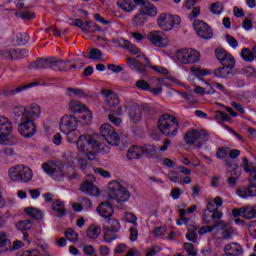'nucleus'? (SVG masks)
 Returning a JSON list of instances; mask_svg holds the SVG:
<instances>
[{
  "label": "nucleus",
  "instance_id": "nucleus-1",
  "mask_svg": "<svg viewBox=\"0 0 256 256\" xmlns=\"http://www.w3.org/2000/svg\"><path fill=\"white\" fill-rule=\"evenodd\" d=\"M158 129L166 137H175L179 131V120L175 116L165 113L158 119Z\"/></svg>",
  "mask_w": 256,
  "mask_h": 256
},
{
  "label": "nucleus",
  "instance_id": "nucleus-2",
  "mask_svg": "<svg viewBox=\"0 0 256 256\" xmlns=\"http://www.w3.org/2000/svg\"><path fill=\"white\" fill-rule=\"evenodd\" d=\"M69 61L59 58H41L30 63V69H52L53 71H67Z\"/></svg>",
  "mask_w": 256,
  "mask_h": 256
},
{
  "label": "nucleus",
  "instance_id": "nucleus-3",
  "mask_svg": "<svg viewBox=\"0 0 256 256\" xmlns=\"http://www.w3.org/2000/svg\"><path fill=\"white\" fill-rule=\"evenodd\" d=\"M8 177L16 183H29L33 179V171L25 165H15L9 168Z\"/></svg>",
  "mask_w": 256,
  "mask_h": 256
},
{
  "label": "nucleus",
  "instance_id": "nucleus-4",
  "mask_svg": "<svg viewBox=\"0 0 256 256\" xmlns=\"http://www.w3.org/2000/svg\"><path fill=\"white\" fill-rule=\"evenodd\" d=\"M13 131V123L10 122L9 118L0 116V143L2 145H16L18 139L15 136H11Z\"/></svg>",
  "mask_w": 256,
  "mask_h": 256
},
{
  "label": "nucleus",
  "instance_id": "nucleus-5",
  "mask_svg": "<svg viewBox=\"0 0 256 256\" xmlns=\"http://www.w3.org/2000/svg\"><path fill=\"white\" fill-rule=\"evenodd\" d=\"M131 193L121 183L112 181L108 184V199H115L117 203L129 201Z\"/></svg>",
  "mask_w": 256,
  "mask_h": 256
},
{
  "label": "nucleus",
  "instance_id": "nucleus-6",
  "mask_svg": "<svg viewBox=\"0 0 256 256\" xmlns=\"http://www.w3.org/2000/svg\"><path fill=\"white\" fill-rule=\"evenodd\" d=\"M244 171L245 173H250V177L248 179L249 185L248 187L238 189L236 193L239 197H242V199H247V197H256V167H249V165L244 166Z\"/></svg>",
  "mask_w": 256,
  "mask_h": 256
},
{
  "label": "nucleus",
  "instance_id": "nucleus-7",
  "mask_svg": "<svg viewBox=\"0 0 256 256\" xmlns=\"http://www.w3.org/2000/svg\"><path fill=\"white\" fill-rule=\"evenodd\" d=\"M198 142V149L209 141V132L207 130L190 129L184 135V141L187 145H195Z\"/></svg>",
  "mask_w": 256,
  "mask_h": 256
},
{
  "label": "nucleus",
  "instance_id": "nucleus-8",
  "mask_svg": "<svg viewBox=\"0 0 256 256\" xmlns=\"http://www.w3.org/2000/svg\"><path fill=\"white\" fill-rule=\"evenodd\" d=\"M41 116V106L39 104H31L26 107H21V111L14 113V121H19V118L29 119V121H35Z\"/></svg>",
  "mask_w": 256,
  "mask_h": 256
},
{
  "label": "nucleus",
  "instance_id": "nucleus-9",
  "mask_svg": "<svg viewBox=\"0 0 256 256\" xmlns=\"http://www.w3.org/2000/svg\"><path fill=\"white\" fill-rule=\"evenodd\" d=\"M77 125H79V120H77V117L75 116L70 115L61 118L60 129L62 133H66L69 141H73Z\"/></svg>",
  "mask_w": 256,
  "mask_h": 256
},
{
  "label": "nucleus",
  "instance_id": "nucleus-10",
  "mask_svg": "<svg viewBox=\"0 0 256 256\" xmlns=\"http://www.w3.org/2000/svg\"><path fill=\"white\" fill-rule=\"evenodd\" d=\"M176 57L183 65H193V63H197L201 59V54L195 49L187 48L178 50Z\"/></svg>",
  "mask_w": 256,
  "mask_h": 256
},
{
  "label": "nucleus",
  "instance_id": "nucleus-11",
  "mask_svg": "<svg viewBox=\"0 0 256 256\" xmlns=\"http://www.w3.org/2000/svg\"><path fill=\"white\" fill-rule=\"evenodd\" d=\"M18 124V131L22 137H25L26 139H29L37 133V126H35V122L33 120H29L27 118H19V120H16Z\"/></svg>",
  "mask_w": 256,
  "mask_h": 256
},
{
  "label": "nucleus",
  "instance_id": "nucleus-12",
  "mask_svg": "<svg viewBox=\"0 0 256 256\" xmlns=\"http://www.w3.org/2000/svg\"><path fill=\"white\" fill-rule=\"evenodd\" d=\"M78 151L82 153H87L91 149H97L99 144L96 142L95 138L91 135H80L76 143Z\"/></svg>",
  "mask_w": 256,
  "mask_h": 256
},
{
  "label": "nucleus",
  "instance_id": "nucleus-13",
  "mask_svg": "<svg viewBox=\"0 0 256 256\" xmlns=\"http://www.w3.org/2000/svg\"><path fill=\"white\" fill-rule=\"evenodd\" d=\"M65 165L60 164V165H55L51 166L47 163L42 164V168L47 173L54 179V181H61L63 177H65Z\"/></svg>",
  "mask_w": 256,
  "mask_h": 256
},
{
  "label": "nucleus",
  "instance_id": "nucleus-14",
  "mask_svg": "<svg viewBox=\"0 0 256 256\" xmlns=\"http://www.w3.org/2000/svg\"><path fill=\"white\" fill-rule=\"evenodd\" d=\"M194 29L202 39H211L213 37V29L209 24L201 20H194Z\"/></svg>",
  "mask_w": 256,
  "mask_h": 256
},
{
  "label": "nucleus",
  "instance_id": "nucleus-15",
  "mask_svg": "<svg viewBox=\"0 0 256 256\" xmlns=\"http://www.w3.org/2000/svg\"><path fill=\"white\" fill-rule=\"evenodd\" d=\"M215 55L223 67H230V69L235 67V58L233 55L227 53V51L223 49H216Z\"/></svg>",
  "mask_w": 256,
  "mask_h": 256
},
{
  "label": "nucleus",
  "instance_id": "nucleus-16",
  "mask_svg": "<svg viewBox=\"0 0 256 256\" xmlns=\"http://www.w3.org/2000/svg\"><path fill=\"white\" fill-rule=\"evenodd\" d=\"M136 5H141L140 11L143 13L145 17H155L157 15V7L150 2H146L145 0H134Z\"/></svg>",
  "mask_w": 256,
  "mask_h": 256
},
{
  "label": "nucleus",
  "instance_id": "nucleus-17",
  "mask_svg": "<svg viewBox=\"0 0 256 256\" xmlns=\"http://www.w3.org/2000/svg\"><path fill=\"white\" fill-rule=\"evenodd\" d=\"M148 39L153 43V45H156V47H166L167 43H169L167 37L163 35V32L161 31L150 32L148 34Z\"/></svg>",
  "mask_w": 256,
  "mask_h": 256
},
{
  "label": "nucleus",
  "instance_id": "nucleus-18",
  "mask_svg": "<svg viewBox=\"0 0 256 256\" xmlns=\"http://www.w3.org/2000/svg\"><path fill=\"white\" fill-rule=\"evenodd\" d=\"M219 219H223V212L221 211H215V212H209L207 210H204L202 213V221L205 225H213L214 223H217Z\"/></svg>",
  "mask_w": 256,
  "mask_h": 256
},
{
  "label": "nucleus",
  "instance_id": "nucleus-19",
  "mask_svg": "<svg viewBox=\"0 0 256 256\" xmlns=\"http://www.w3.org/2000/svg\"><path fill=\"white\" fill-rule=\"evenodd\" d=\"M96 211L100 215V217H104V219L106 220L110 219V217H113V213H115L113 205L109 202L100 203L96 208Z\"/></svg>",
  "mask_w": 256,
  "mask_h": 256
},
{
  "label": "nucleus",
  "instance_id": "nucleus-20",
  "mask_svg": "<svg viewBox=\"0 0 256 256\" xmlns=\"http://www.w3.org/2000/svg\"><path fill=\"white\" fill-rule=\"evenodd\" d=\"M175 25V20L171 15L161 14L158 18V26L163 29V31H171Z\"/></svg>",
  "mask_w": 256,
  "mask_h": 256
},
{
  "label": "nucleus",
  "instance_id": "nucleus-21",
  "mask_svg": "<svg viewBox=\"0 0 256 256\" xmlns=\"http://www.w3.org/2000/svg\"><path fill=\"white\" fill-rule=\"evenodd\" d=\"M39 85V82H32L26 85L18 86L17 88L11 89V88H5L3 91V95L6 97H13L15 95H19L21 91H25V89H29L30 87H37Z\"/></svg>",
  "mask_w": 256,
  "mask_h": 256
},
{
  "label": "nucleus",
  "instance_id": "nucleus-22",
  "mask_svg": "<svg viewBox=\"0 0 256 256\" xmlns=\"http://www.w3.org/2000/svg\"><path fill=\"white\" fill-rule=\"evenodd\" d=\"M143 108L139 105H133L128 108L129 119L132 123H139L143 119Z\"/></svg>",
  "mask_w": 256,
  "mask_h": 256
},
{
  "label": "nucleus",
  "instance_id": "nucleus-23",
  "mask_svg": "<svg viewBox=\"0 0 256 256\" xmlns=\"http://www.w3.org/2000/svg\"><path fill=\"white\" fill-rule=\"evenodd\" d=\"M213 74L218 79H231L233 77V68L228 66L219 67L214 70Z\"/></svg>",
  "mask_w": 256,
  "mask_h": 256
},
{
  "label": "nucleus",
  "instance_id": "nucleus-24",
  "mask_svg": "<svg viewBox=\"0 0 256 256\" xmlns=\"http://www.w3.org/2000/svg\"><path fill=\"white\" fill-rule=\"evenodd\" d=\"M52 211H55L56 217H59L60 219L65 217L67 215V209L65 208V202L61 200H56L52 202Z\"/></svg>",
  "mask_w": 256,
  "mask_h": 256
},
{
  "label": "nucleus",
  "instance_id": "nucleus-25",
  "mask_svg": "<svg viewBox=\"0 0 256 256\" xmlns=\"http://www.w3.org/2000/svg\"><path fill=\"white\" fill-rule=\"evenodd\" d=\"M145 155V150L141 146H133L127 152L128 159H141Z\"/></svg>",
  "mask_w": 256,
  "mask_h": 256
},
{
  "label": "nucleus",
  "instance_id": "nucleus-26",
  "mask_svg": "<svg viewBox=\"0 0 256 256\" xmlns=\"http://www.w3.org/2000/svg\"><path fill=\"white\" fill-rule=\"evenodd\" d=\"M224 251L225 253H227V255L237 256L240 253H243V248H241V245H239L238 243H232L226 245L224 247Z\"/></svg>",
  "mask_w": 256,
  "mask_h": 256
},
{
  "label": "nucleus",
  "instance_id": "nucleus-27",
  "mask_svg": "<svg viewBox=\"0 0 256 256\" xmlns=\"http://www.w3.org/2000/svg\"><path fill=\"white\" fill-rule=\"evenodd\" d=\"M145 23H147V16L139 10V12L132 18L133 27H143Z\"/></svg>",
  "mask_w": 256,
  "mask_h": 256
},
{
  "label": "nucleus",
  "instance_id": "nucleus-28",
  "mask_svg": "<svg viewBox=\"0 0 256 256\" xmlns=\"http://www.w3.org/2000/svg\"><path fill=\"white\" fill-rule=\"evenodd\" d=\"M69 107L72 113H83L87 111V106L83 105L81 102L77 100H72L69 103Z\"/></svg>",
  "mask_w": 256,
  "mask_h": 256
},
{
  "label": "nucleus",
  "instance_id": "nucleus-29",
  "mask_svg": "<svg viewBox=\"0 0 256 256\" xmlns=\"http://www.w3.org/2000/svg\"><path fill=\"white\" fill-rule=\"evenodd\" d=\"M11 241L7 239V234H0V253H7L10 251Z\"/></svg>",
  "mask_w": 256,
  "mask_h": 256
},
{
  "label": "nucleus",
  "instance_id": "nucleus-30",
  "mask_svg": "<svg viewBox=\"0 0 256 256\" xmlns=\"http://www.w3.org/2000/svg\"><path fill=\"white\" fill-rule=\"evenodd\" d=\"M119 45L124 49H128V51H130V53H133V55H139V48H137L135 44H132L128 40H120Z\"/></svg>",
  "mask_w": 256,
  "mask_h": 256
},
{
  "label": "nucleus",
  "instance_id": "nucleus-31",
  "mask_svg": "<svg viewBox=\"0 0 256 256\" xmlns=\"http://www.w3.org/2000/svg\"><path fill=\"white\" fill-rule=\"evenodd\" d=\"M103 231H104V241L106 243H111V241H115V239H117V232L109 229V226H104Z\"/></svg>",
  "mask_w": 256,
  "mask_h": 256
},
{
  "label": "nucleus",
  "instance_id": "nucleus-32",
  "mask_svg": "<svg viewBox=\"0 0 256 256\" xmlns=\"http://www.w3.org/2000/svg\"><path fill=\"white\" fill-rule=\"evenodd\" d=\"M117 5L120 9H123V11H126L127 13H131V11L135 9V5H133L131 0H118Z\"/></svg>",
  "mask_w": 256,
  "mask_h": 256
},
{
  "label": "nucleus",
  "instance_id": "nucleus-33",
  "mask_svg": "<svg viewBox=\"0 0 256 256\" xmlns=\"http://www.w3.org/2000/svg\"><path fill=\"white\" fill-rule=\"evenodd\" d=\"M24 211L27 215H29V217H32V219H43V212L39 209L27 207Z\"/></svg>",
  "mask_w": 256,
  "mask_h": 256
},
{
  "label": "nucleus",
  "instance_id": "nucleus-34",
  "mask_svg": "<svg viewBox=\"0 0 256 256\" xmlns=\"http://www.w3.org/2000/svg\"><path fill=\"white\" fill-rule=\"evenodd\" d=\"M14 45H27L29 43V34L22 33V34H16L13 37Z\"/></svg>",
  "mask_w": 256,
  "mask_h": 256
},
{
  "label": "nucleus",
  "instance_id": "nucleus-35",
  "mask_svg": "<svg viewBox=\"0 0 256 256\" xmlns=\"http://www.w3.org/2000/svg\"><path fill=\"white\" fill-rule=\"evenodd\" d=\"M106 223L108 225H105L104 227H108L111 231L118 232L121 229V224L119 223V220L115 218H108L106 219Z\"/></svg>",
  "mask_w": 256,
  "mask_h": 256
},
{
  "label": "nucleus",
  "instance_id": "nucleus-36",
  "mask_svg": "<svg viewBox=\"0 0 256 256\" xmlns=\"http://www.w3.org/2000/svg\"><path fill=\"white\" fill-rule=\"evenodd\" d=\"M82 193H86V195H95V185L89 180H86L84 184L80 187Z\"/></svg>",
  "mask_w": 256,
  "mask_h": 256
},
{
  "label": "nucleus",
  "instance_id": "nucleus-37",
  "mask_svg": "<svg viewBox=\"0 0 256 256\" xmlns=\"http://www.w3.org/2000/svg\"><path fill=\"white\" fill-rule=\"evenodd\" d=\"M115 128H113V126H111V124H103L100 127V133L101 136L106 140L110 135H112V133H114Z\"/></svg>",
  "mask_w": 256,
  "mask_h": 256
},
{
  "label": "nucleus",
  "instance_id": "nucleus-38",
  "mask_svg": "<svg viewBox=\"0 0 256 256\" xmlns=\"http://www.w3.org/2000/svg\"><path fill=\"white\" fill-rule=\"evenodd\" d=\"M88 59H91L92 61H102L103 52H101L98 48H93L89 52Z\"/></svg>",
  "mask_w": 256,
  "mask_h": 256
},
{
  "label": "nucleus",
  "instance_id": "nucleus-39",
  "mask_svg": "<svg viewBox=\"0 0 256 256\" xmlns=\"http://www.w3.org/2000/svg\"><path fill=\"white\" fill-rule=\"evenodd\" d=\"M87 235L90 239H97L101 235V227L99 226H90L87 230Z\"/></svg>",
  "mask_w": 256,
  "mask_h": 256
},
{
  "label": "nucleus",
  "instance_id": "nucleus-40",
  "mask_svg": "<svg viewBox=\"0 0 256 256\" xmlns=\"http://www.w3.org/2000/svg\"><path fill=\"white\" fill-rule=\"evenodd\" d=\"M17 229L20 231H29L33 227V221L31 220H21L16 224Z\"/></svg>",
  "mask_w": 256,
  "mask_h": 256
},
{
  "label": "nucleus",
  "instance_id": "nucleus-41",
  "mask_svg": "<svg viewBox=\"0 0 256 256\" xmlns=\"http://www.w3.org/2000/svg\"><path fill=\"white\" fill-rule=\"evenodd\" d=\"M67 95L68 97H85V91L79 88H67Z\"/></svg>",
  "mask_w": 256,
  "mask_h": 256
},
{
  "label": "nucleus",
  "instance_id": "nucleus-42",
  "mask_svg": "<svg viewBox=\"0 0 256 256\" xmlns=\"http://www.w3.org/2000/svg\"><path fill=\"white\" fill-rule=\"evenodd\" d=\"M27 55H29V50L12 48V59H23Z\"/></svg>",
  "mask_w": 256,
  "mask_h": 256
},
{
  "label": "nucleus",
  "instance_id": "nucleus-43",
  "mask_svg": "<svg viewBox=\"0 0 256 256\" xmlns=\"http://www.w3.org/2000/svg\"><path fill=\"white\" fill-rule=\"evenodd\" d=\"M241 57L248 63H251L252 61L255 60V56H253V52H251V50L249 48L242 49Z\"/></svg>",
  "mask_w": 256,
  "mask_h": 256
},
{
  "label": "nucleus",
  "instance_id": "nucleus-44",
  "mask_svg": "<svg viewBox=\"0 0 256 256\" xmlns=\"http://www.w3.org/2000/svg\"><path fill=\"white\" fill-rule=\"evenodd\" d=\"M64 235L68 241H71L72 243H76V241L79 239V234L75 232L73 229L68 228L65 232Z\"/></svg>",
  "mask_w": 256,
  "mask_h": 256
},
{
  "label": "nucleus",
  "instance_id": "nucleus-45",
  "mask_svg": "<svg viewBox=\"0 0 256 256\" xmlns=\"http://www.w3.org/2000/svg\"><path fill=\"white\" fill-rule=\"evenodd\" d=\"M190 70L193 73V75H196V77H205L213 73L211 70H205V69L202 70L197 67H191Z\"/></svg>",
  "mask_w": 256,
  "mask_h": 256
},
{
  "label": "nucleus",
  "instance_id": "nucleus-46",
  "mask_svg": "<svg viewBox=\"0 0 256 256\" xmlns=\"http://www.w3.org/2000/svg\"><path fill=\"white\" fill-rule=\"evenodd\" d=\"M109 145H119L121 143V139H119V134L114 131V133L110 134L108 138L105 139Z\"/></svg>",
  "mask_w": 256,
  "mask_h": 256
},
{
  "label": "nucleus",
  "instance_id": "nucleus-47",
  "mask_svg": "<svg viewBox=\"0 0 256 256\" xmlns=\"http://www.w3.org/2000/svg\"><path fill=\"white\" fill-rule=\"evenodd\" d=\"M210 12L214 15H221L223 13V4L220 2H215L210 5Z\"/></svg>",
  "mask_w": 256,
  "mask_h": 256
},
{
  "label": "nucleus",
  "instance_id": "nucleus-48",
  "mask_svg": "<svg viewBox=\"0 0 256 256\" xmlns=\"http://www.w3.org/2000/svg\"><path fill=\"white\" fill-rule=\"evenodd\" d=\"M184 249L187 252L188 256H197V250H195V245L186 242L184 243Z\"/></svg>",
  "mask_w": 256,
  "mask_h": 256
},
{
  "label": "nucleus",
  "instance_id": "nucleus-49",
  "mask_svg": "<svg viewBox=\"0 0 256 256\" xmlns=\"http://www.w3.org/2000/svg\"><path fill=\"white\" fill-rule=\"evenodd\" d=\"M0 59H13V48L0 50Z\"/></svg>",
  "mask_w": 256,
  "mask_h": 256
},
{
  "label": "nucleus",
  "instance_id": "nucleus-50",
  "mask_svg": "<svg viewBox=\"0 0 256 256\" xmlns=\"http://www.w3.org/2000/svg\"><path fill=\"white\" fill-rule=\"evenodd\" d=\"M15 15H16V17H20L21 19H24V20L35 19V13H31L29 11L15 12Z\"/></svg>",
  "mask_w": 256,
  "mask_h": 256
},
{
  "label": "nucleus",
  "instance_id": "nucleus-51",
  "mask_svg": "<svg viewBox=\"0 0 256 256\" xmlns=\"http://www.w3.org/2000/svg\"><path fill=\"white\" fill-rule=\"evenodd\" d=\"M168 179L173 181V183H181V174H179L177 171H170L168 173Z\"/></svg>",
  "mask_w": 256,
  "mask_h": 256
},
{
  "label": "nucleus",
  "instance_id": "nucleus-52",
  "mask_svg": "<svg viewBox=\"0 0 256 256\" xmlns=\"http://www.w3.org/2000/svg\"><path fill=\"white\" fill-rule=\"evenodd\" d=\"M106 103L109 107H117L120 103L119 96L117 94L112 95L110 98L106 99Z\"/></svg>",
  "mask_w": 256,
  "mask_h": 256
},
{
  "label": "nucleus",
  "instance_id": "nucleus-53",
  "mask_svg": "<svg viewBox=\"0 0 256 256\" xmlns=\"http://www.w3.org/2000/svg\"><path fill=\"white\" fill-rule=\"evenodd\" d=\"M136 87L141 91H151V86L145 80H138L136 82Z\"/></svg>",
  "mask_w": 256,
  "mask_h": 256
},
{
  "label": "nucleus",
  "instance_id": "nucleus-54",
  "mask_svg": "<svg viewBox=\"0 0 256 256\" xmlns=\"http://www.w3.org/2000/svg\"><path fill=\"white\" fill-rule=\"evenodd\" d=\"M216 119H220L221 121L225 122V121H231V116H229V114L221 111V110H217L216 111V115H215Z\"/></svg>",
  "mask_w": 256,
  "mask_h": 256
},
{
  "label": "nucleus",
  "instance_id": "nucleus-55",
  "mask_svg": "<svg viewBox=\"0 0 256 256\" xmlns=\"http://www.w3.org/2000/svg\"><path fill=\"white\" fill-rule=\"evenodd\" d=\"M85 26L88 28V33H95L96 31H101V28L91 21L85 22Z\"/></svg>",
  "mask_w": 256,
  "mask_h": 256
},
{
  "label": "nucleus",
  "instance_id": "nucleus-56",
  "mask_svg": "<svg viewBox=\"0 0 256 256\" xmlns=\"http://www.w3.org/2000/svg\"><path fill=\"white\" fill-rule=\"evenodd\" d=\"M226 41L233 49H237L239 47V42L233 36L226 34Z\"/></svg>",
  "mask_w": 256,
  "mask_h": 256
},
{
  "label": "nucleus",
  "instance_id": "nucleus-57",
  "mask_svg": "<svg viewBox=\"0 0 256 256\" xmlns=\"http://www.w3.org/2000/svg\"><path fill=\"white\" fill-rule=\"evenodd\" d=\"M242 73H244L247 77H256L255 68L251 66H246L242 69Z\"/></svg>",
  "mask_w": 256,
  "mask_h": 256
},
{
  "label": "nucleus",
  "instance_id": "nucleus-58",
  "mask_svg": "<svg viewBox=\"0 0 256 256\" xmlns=\"http://www.w3.org/2000/svg\"><path fill=\"white\" fill-rule=\"evenodd\" d=\"M227 227H228L227 223L223 222V220L221 219L214 222V229L216 231H224V229H227Z\"/></svg>",
  "mask_w": 256,
  "mask_h": 256
},
{
  "label": "nucleus",
  "instance_id": "nucleus-59",
  "mask_svg": "<svg viewBox=\"0 0 256 256\" xmlns=\"http://www.w3.org/2000/svg\"><path fill=\"white\" fill-rule=\"evenodd\" d=\"M142 111H144V113H146V115H150L152 117H153V115H157V110L148 105H143Z\"/></svg>",
  "mask_w": 256,
  "mask_h": 256
},
{
  "label": "nucleus",
  "instance_id": "nucleus-60",
  "mask_svg": "<svg viewBox=\"0 0 256 256\" xmlns=\"http://www.w3.org/2000/svg\"><path fill=\"white\" fill-rule=\"evenodd\" d=\"M84 113L85 114H82L81 119L82 121H85L86 125H90L93 115H91V112L88 109L84 111Z\"/></svg>",
  "mask_w": 256,
  "mask_h": 256
},
{
  "label": "nucleus",
  "instance_id": "nucleus-61",
  "mask_svg": "<svg viewBox=\"0 0 256 256\" xmlns=\"http://www.w3.org/2000/svg\"><path fill=\"white\" fill-rule=\"evenodd\" d=\"M228 153H227V148L226 147H220L218 148L217 152H216V157L218 159H225V157H227Z\"/></svg>",
  "mask_w": 256,
  "mask_h": 256
},
{
  "label": "nucleus",
  "instance_id": "nucleus-62",
  "mask_svg": "<svg viewBox=\"0 0 256 256\" xmlns=\"http://www.w3.org/2000/svg\"><path fill=\"white\" fill-rule=\"evenodd\" d=\"M197 231H190L186 233V239L192 243H197Z\"/></svg>",
  "mask_w": 256,
  "mask_h": 256
},
{
  "label": "nucleus",
  "instance_id": "nucleus-63",
  "mask_svg": "<svg viewBox=\"0 0 256 256\" xmlns=\"http://www.w3.org/2000/svg\"><path fill=\"white\" fill-rule=\"evenodd\" d=\"M255 209L253 206L251 208H246V214L244 215V219H255Z\"/></svg>",
  "mask_w": 256,
  "mask_h": 256
},
{
  "label": "nucleus",
  "instance_id": "nucleus-64",
  "mask_svg": "<svg viewBox=\"0 0 256 256\" xmlns=\"http://www.w3.org/2000/svg\"><path fill=\"white\" fill-rule=\"evenodd\" d=\"M22 256H41L39 250H26L23 252Z\"/></svg>",
  "mask_w": 256,
  "mask_h": 256
}]
</instances>
